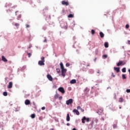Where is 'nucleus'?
I'll return each mask as SVG.
<instances>
[{"label": "nucleus", "mask_w": 130, "mask_h": 130, "mask_svg": "<svg viewBox=\"0 0 130 130\" xmlns=\"http://www.w3.org/2000/svg\"><path fill=\"white\" fill-rule=\"evenodd\" d=\"M112 76L113 77V78H114V77H115V75H114V73H112Z\"/></svg>", "instance_id": "a19ab883"}, {"label": "nucleus", "mask_w": 130, "mask_h": 130, "mask_svg": "<svg viewBox=\"0 0 130 130\" xmlns=\"http://www.w3.org/2000/svg\"><path fill=\"white\" fill-rule=\"evenodd\" d=\"M126 92L127 93H130V89H126Z\"/></svg>", "instance_id": "c9c22d12"}, {"label": "nucleus", "mask_w": 130, "mask_h": 130, "mask_svg": "<svg viewBox=\"0 0 130 130\" xmlns=\"http://www.w3.org/2000/svg\"><path fill=\"white\" fill-rule=\"evenodd\" d=\"M67 125H68V126H69L70 123H67Z\"/></svg>", "instance_id": "49530a36"}, {"label": "nucleus", "mask_w": 130, "mask_h": 130, "mask_svg": "<svg viewBox=\"0 0 130 130\" xmlns=\"http://www.w3.org/2000/svg\"><path fill=\"white\" fill-rule=\"evenodd\" d=\"M96 59H97V58H95L94 59V61H96Z\"/></svg>", "instance_id": "de8ad7c7"}, {"label": "nucleus", "mask_w": 130, "mask_h": 130, "mask_svg": "<svg viewBox=\"0 0 130 130\" xmlns=\"http://www.w3.org/2000/svg\"><path fill=\"white\" fill-rule=\"evenodd\" d=\"M122 73H125L126 72V69L125 68H124L122 69Z\"/></svg>", "instance_id": "4be33fe9"}, {"label": "nucleus", "mask_w": 130, "mask_h": 130, "mask_svg": "<svg viewBox=\"0 0 130 130\" xmlns=\"http://www.w3.org/2000/svg\"><path fill=\"white\" fill-rule=\"evenodd\" d=\"M58 90L59 92L62 93V94H64V93H66V91L64 90V88H63V87H59Z\"/></svg>", "instance_id": "39448f33"}, {"label": "nucleus", "mask_w": 130, "mask_h": 130, "mask_svg": "<svg viewBox=\"0 0 130 130\" xmlns=\"http://www.w3.org/2000/svg\"><path fill=\"white\" fill-rule=\"evenodd\" d=\"M72 130H77L75 128H74Z\"/></svg>", "instance_id": "3c124183"}, {"label": "nucleus", "mask_w": 130, "mask_h": 130, "mask_svg": "<svg viewBox=\"0 0 130 130\" xmlns=\"http://www.w3.org/2000/svg\"><path fill=\"white\" fill-rule=\"evenodd\" d=\"M61 26L62 28H68V23L67 22H63L61 23Z\"/></svg>", "instance_id": "0eeeda50"}, {"label": "nucleus", "mask_w": 130, "mask_h": 130, "mask_svg": "<svg viewBox=\"0 0 130 130\" xmlns=\"http://www.w3.org/2000/svg\"><path fill=\"white\" fill-rule=\"evenodd\" d=\"M51 130H53V129H51Z\"/></svg>", "instance_id": "052dcab7"}, {"label": "nucleus", "mask_w": 130, "mask_h": 130, "mask_svg": "<svg viewBox=\"0 0 130 130\" xmlns=\"http://www.w3.org/2000/svg\"><path fill=\"white\" fill-rule=\"evenodd\" d=\"M4 96H8V92L5 91L3 92Z\"/></svg>", "instance_id": "bb28decb"}, {"label": "nucleus", "mask_w": 130, "mask_h": 130, "mask_svg": "<svg viewBox=\"0 0 130 130\" xmlns=\"http://www.w3.org/2000/svg\"><path fill=\"white\" fill-rule=\"evenodd\" d=\"M124 63H122V61H119V62L117 64V67L119 66H124Z\"/></svg>", "instance_id": "4468645a"}, {"label": "nucleus", "mask_w": 130, "mask_h": 130, "mask_svg": "<svg viewBox=\"0 0 130 130\" xmlns=\"http://www.w3.org/2000/svg\"><path fill=\"white\" fill-rule=\"evenodd\" d=\"M77 81L75 79H73L70 81L71 84H75Z\"/></svg>", "instance_id": "dca6fc26"}, {"label": "nucleus", "mask_w": 130, "mask_h": 130, "mask_svg": "<svg viewBox=\"0 0 130 130\" xmlns=\"http://www.w3.org/2000/svg\"><path fill=\"white\" fill-rule=\"evenodd\" d=\"M61 5H62L63 6H68L70 5V3L69 2V1H63L61 2Z\"/></svg>", "instance_id": "20e7f679"}, {"label": "nucleus", "mask_w": 130, "mask_h": 130, "mask_svg": "<svg viewBox=\"0 0 130 130\" xmlns=\"http://www.w3.org/2000/svg\"><path fill=\"white\" fill-rule=\"evenodd\" d=\"M62 12L64 13V10H62Z\"/></svg>", "instance_id": "4d7b16f0"}, {"label": "nucleus", "mask_w": 130, "mask_h": 130, "mask_svg": "<svg viewBox=\"0 0 130 130\" xmlns=\"http://www.w3.org/2000/svg\"><path fill=\"white\" fill-rule=\"evenodd\" d=\"M45 40L43 41V42H47V39H46V38H44Z\"/></svg>", "instance_id": "72a5a7b5"}, {"label": "nucleus", "mask_w": 130, "mask_h": 130, "mask_svg": "<svg viewBox=\"0 0 130 130\" xmlns=\"http://www.w3.org/2000/svg\"><path fill=\"white\" fill-rule=\"evenodd\" d=\"M114 70L116 71V73H119L120 72L119 68L114 67Z\"/></svg>", "instance_id": "2eb2a0df"}, {"label": "nucleus", "mask_w": 130, "mask_h": 130, "mask_svg": "<svg viewBox=\"0 0 130 130\" xmlns=\"http://www.w3.org/2000/svg\"><path fill=\"white\" fill-rule=\"evenodd\" d=\"M66 120H67V121H70V120H71V117H70V114H67Z\"/></svg>", "instance_id": "f8f14e48"}, {"label": "nucleus", "mask_w": 130, "mask_h": 130, "mask_svg": "<svg viewBox=\"0 0 130 130\" xmlns=\"http://www.w3.org/2000/svg\"><path fill=\"white\" fill-rule=\"evenodd\" d=\"M59 97V94L58 93H56L54 95V99H57Z\"/></svg>", "instance_id": "f3484780"}, {"label": "nucleus", "mask_w": 130, "mask_h": 130, "mask_svg": "<svg viewBox=\"0 0 130 130\" xmlns=\"http://www.w3.org/2000/svg\"><path fill=\"white\" fill-rule=\"evenodd\" d=\"M100 35L101 38H103V37H104V34H103L102 32H100Z\"/></svg>", "instance_id": "a211bd4d"}, {"label": "nucleus", "mask_w": 130, "mask_h": 130, "mask_svg": "<svg viewBox=\"0 0 130 130\" xmlns=\"http://www.w3.org/2000/svg\"><path fill=\"white\" fill-rule=\"evenodd\" d=\"M125 28H126V29H128V28H129V25L126 24L125 25Z\"/></svg>", "instance_id": "c756f323"}, {"label": "nucleus", "mask_w": 130, "mask_h": 130, "mask_svg": "<svg viewBox=\"0 0 130 130\" xmlns=\"http://www.w3.org/2000/svg\"><path fill=\"white\" fill-rule=\"evenodd\" d=\"M26 28H29L30 26L28 25V24H26Z\"/></svg>", "instance_id": "37998d69"}, {"label": "nucleus", "mask_w": 130, "mask_h": 130, "mask_svg": "<svg viewBox=\"0 0 130 130\" xmlns=\"http://www.w3.org/2000/svg\"><path fill=\"white\" fill-rule=\"evenodd\" d=\"M13 88V82H10L9 83V84L8 85V89H12Z\"/></svg>", "instance_id": "6e6552de"}, {"label": "nucleus", "mask_w": 130, "mask_h": 130, "mask_svg": "<svg viewBox=\"0 0 130 130\" xmlns=\"http://www.w3.org/2000/svg\"><path fill=\"white\" fill-rule=\"evenodd\" d=\"M35 116H36L35 114H32L31 115V116H30V117H31V118H34L35 117Z\"/></svg>", "instance_id": "b1692460"}, {"label": "nucleus", "mask_w": 130, "mask_h": 130, "mask_svg": "<svg viewBox=\"0 0 130 130\" xmlns=\"http://www.w3.org/2000/svg\"><path fill=\"white\" fill-rule=\"evenodd\" d=\"M46 27H45L44 28V30H46Z\"/></svg>", "instance_id": "603ef678"}, {"label": "nucleus", "mask_w": 130, "mask_h": 130, "mask_svg": "<svg viewBox=\"0 0 130 130\" xmlns=\"http://www.w3.org/2000/svg\"><path fill=\"white\" fill-rule=\"evenodd\" d=\"M28 48H31V46H30L28 47Z\"/></svg>", "instance_id": "864d4df0"}, {"label": "nucleus", "mask_w": 130, "mask_h": 130, "mask_svg": "<svg viewBox=\"0 0 130 130\" xmlns=\"http://www.w3.org/2000/svg\"><path fill=\"white\" fill-rule=\"evenodd\" d=\"M82 123H85V120H86V122H89L90 121L89 118H86V116H84L83 118L81 119Z\"/></svg>", "instance_id": "f03ea898"}, {"label": "nucleus", "mask_w": 130, "mask_h": 130, "mask_svg": "<svg viewBox=\"0 0 130 130\" xmlns=\"http://www.w3.org/2000/svg\"><path fill=\"white\" fill-rule=\"evenodd\" d=\"M47 79H48L49 80H50L51 81H52L53 80V79L52 78V77L51 76V75H50L49 74H48L47 75Z\"/></svg>", "instance_id": "1a4fd4ad"}, {"label": "nucleus", "mask_w": 130, "mask_h": 130, "mask_svg": "<svg viewBox=\"0 0 130 130\" xmlns=\"http://www.w3.org/2000/svg\"><path fill=\"white\" fill-rule=\"evenodd\" d=\"M56 72L57 73H59L60 70L59 69H56Z\"/></svg>", "instance_id": "2f4dec72"}, {"label": "nucleus", "mask_w": 130, "mask_h": 130, "mask_svg": "<svg viewBox=\"0 0 130 130\" xmlns=\"http://www.w3.org/2000/svg\"><path fill=\"white\" fill-rule=\"evenodd\" d=\"M73 112H74V113H76L77 115H80V112L77 109H74L73 111Z\"/></svg>", "instance_id": "9d476101"}, {"label": "nucleus", "mask_w": 130, "mask_h": 130, "mask_svg": "<svg viewBox=\"0 0 130 130\" xmlns=\"http://www.w3.org/2000/svg\"><path fill=\"white\" fill-rule=\"evenodd\" d=\"M72 103H73V99H70L66 101L67 105H70V104H72Z\"/></svg>", "instance_id": "423d86ee"}, {"label": "nucleus", "mask_w": 130, "mask_h": 130, "mask_svg": "<svg viewBox=\"0 0 130 130\" xmlns=\"http://www.w3.org/2000/svg\"><path fill=\"white\" fill-rule=\"evenodd\" d=\"M127 42H128V44L130 45V40H128Z\"/></svg>", "instance_id": "a18cd8bd"}, {"label": "nucleus", "mask_w": 130, "mask_h": 130, "mask_svg": "<svg viewBox=\"0 0 130 130\" xmlns=\"http://www.w3.org/2000/svg\"><path fill=\"white\" fill-rule=\"evenodd\" d=\"M59 100H61L62 99V96H59L58 98Z\"/></svg>", "instance_id": "58836bf2"}, {"label": "nucleus", "mask_w": 130, "mask_h": 130, "mask_svg": "<svg viewBox=\"0 0 130 130\" xmlns=\"http://www.w3.org/2000/svg\"><path fill=\"white\" fill-rule=\"evenodd\" d=\"M66 73H67V69L64 68L61 69V76H62V77H66Z\"/></svg>", "instance_id": "7ed1b4c3"}, {"label": "nucleus", "mask_w": 130, "mask_h": 130, "mask_svg": "<svg viewBox=\"0 0 130 130\" xmlns=\"http://www.w3.org/2000/svg\"><path fill=\"white\" fill-rule=\"evenodd\" d=\"M68 18H74V15L73 14H69L68 16Z\"/></svg>", "instance_id": "5701e85b"}, {"label": "nucleus", "mask_w": 130, "mask_h": 130, "mask_svg": "<svg viewBox=\"0 0 130 130\" xmlns=\"http://www.w3.org/2000/svg\"><path fill=\"white\" fill-rule=\"evenodd\" d=\"M113 128H116V127H117V124H114L113 125Z\"/></svg>", "instance_id": "cd10ccee"}, {"label": "nucleus", "mask_w": 130, "mask_h": 130, "mask_svg": "<svg viewBox=\"0 0 130 130\" xmlns=\"http://www.w3.org/2000/svg\"><path fill=\"white\" fill-rule=\"evenodd\" d=\"M102 120H103V121H104V118H103H103H102Z\"/></svg>", "instance_id": "8fccbe9b"}, {"label": "nucleus", "mask_w": 130, "mask_h": 130, "mask_svg": "<svg viewBox=\"0 0 130 130\" xmlns=\"http://www.w3.org/2000/svg\"><path fill=\"white\" fill-rule=\"evenodd\" d=\"M27 55H28V57H30L32 54L30 53H27Z\"/></svg>", "instance_id": "f704fd0d"}, {"label": "nucleus", "mask_w": 130, "mask_h": 130, "mask_svg": "<svg viewBox=\"0 0 130 130\" xmlns=\"http://www.w3.org/2000/svg\"><path fill=\"white\" fill-rule=\"evenodd\" d=\"M45 58L44 57H41V60L39 61L38 62L39 66H44V64H45V63H44V62H45V60H44Z\"/></svg>", "instance_id": "f257e3e1"}, {"label": "nucleus", "mask_w": 130, "mask_h": 130, "mask_svg": "<svg viewBox=\"0 0 130 130\" xmlns=\"http://www.w3.org/2000/svg\"><path fill=\"white\" fill-rule=\"evenodd\" d=\"M122 79H123V80L126 79V77H125V75H124V74H123V75H122Z\"/></svg>", "instance_id": "a878e982"}, {"label": "nucleus", "mask_w": 130, "mask_h": 130, "mask_svg": "<svg viewBox=\"0 0 130 130\" xmlns=\"http://www.w3.org/2000/svg\"><path fill=\"white\" fill-rule=\"evenodd\" d=\"M20 18H21V15H19V16H18L17 19L19 20V18L20 19Z\"/></svg>", "instance_id": "c03bdc74"}, {"label": "nucleus", "mask_w": 130, "mask_h": 130, "mask_svg": "<svg viewBox=\"0 0 130 130\" xmlns=\"http://www.w3.org/2000/svg\"><path fill=\"white\" fill-rule=\"evenodd\" d=\"M80 110H81V112H84V111H85V110L82 108L80 109Z\"/></svg>", "instance_id": "e433bc0d"}, {"label": "nucleus", "mask_w": 130, "mask_h": 130, "mask_svg": "<svg viewBox=\"0 0 130 130\" xmlns=\"http://www.w3.org/2000/svg\"><path fill=\"white\" fill-rule=\"evenodd\" d=\"M96 122H98V120H96Z\"/></svg>", "instance_id": "6e6d98bb"}, {"label": "nucleus", "mask_w": 130, "mask_h": 130, "mask_svg": "<svg viewBox=\"0 0 130 130\" xmlns=\"http://www.w3.org/2000/svg\"><path fill=\"white\" fill-rule=\"evenodd\" d=\"M104 46L105 47H106V48H108V43L107 42H105V44H104Z\"/></svg>", "instance_id": "412c9836"}, {"label": "nucleus", "mask_w": 130, "mask_h": 130, "mask_svg": "<svg viewBox=\"0 0 130 130\" xmlns=\"http://www.w3.org/2000/svg\"><path fill=\"white\" fill-rule=\"evenodd\" d=\"M119 109H121V107H119Z\"/></svg>", "instance_id": "5fc2aeb1"}, {"label": "nucleus", "mask_w": 130, "mask_h": 130, "mask_svg": "<svg viewBox=\"0 0 130 130\" xmlns=\"http://www.w3.org/2000/svg\"><path fill=\"white\" fill-rule=\"evenodd\" d=\"M86 90H87V88H86Z\"/></svg>", "instance_id": "680f3d73"}, {"label": "nucleus", "mask_w": 130, "mask_h": 130, "mask_svg": "<svg viewBox=\"0 0 130 130\" xmlns=\"http://www.w3.org/2000/svg\"><path fill=\"white\" fill-rule=\"evenodd\" d=\"M14 26H15V27H19V26H20V24L17 23H15L14 24Z\"/></svg>", "instance_id": "393cba45"}, {"label": "nucleus", "mask_w": 130, "mask_h": 130, "mask_svg": "<svg viewBox=\"0 0 130 130\" xmlns=\"http://www.w3.org/2000/svg\"><path fill=\"white\" fill-rule=\"evenodd\" d=\"M107 57H108V56H107V55H104L103 56V57L104 58H107Z\"/></svg>", "instance_id": "7c9ffc66"}, {"label": "nucleus", "mask_w": 130, "mask_h": 130, "mask_svg": "<svg viewBox=\"0 0 130 130\" xmlns=\"http://www.w3.org/2000/svg\"><path fill=\"white\" fill-rule=\"evenodd\" d=\"M60 66L61 70H62V69H64V67H63V64L62 63V62L60 63Z\"/></svg>", "instance_id": "aec40b11"}, {"label": "nucleus", "mask_w": 130, "mask_h": 130, "mask_svg": "<svg viewBox=\"0 0 130 130\" xmlns=\"http://www.w3.org/2000/svg\"><path fill=\"white\" fill-rule=\"evenodd\" d=\"M66 67H69L70 66V63H67L66 64Z\"/></svg>", "instance_id": "4c0bfd02"}, {"label": "nucleus", "mask_w": 130, "mask_h": 130, "mask_svg": "<svg viewBox=\"0 0 130 130\" xmlns=\"http://www.w3.org/2000/svg\"><path fill=\"white\" fill-rule=\"evenodd\" d=\"M97 73H98V74H100V71H98V72H97Z\"/></svg>", "instance_id": "09e8293b"}, {"label": "nucleus", "mask_w": 130, "mask_h": 130, "mask_svg": "<svg viewBox=\"0 0 130 130\" xmlns=\"http://www.w3.org/2000/svg\"><path fill=\"white\" fill-rule=\"evenodd\" d=\"M31 103V102L29 100H26L25 101V105H29Z\"/></svg>", "instance_id": "9b49d317"}, {"label": "nucleus", "mask_w": 130, "mask_h": 130, "mask_svg": "<svg viewBox=\"0 0 130 130\" xmlns=\"http://www.w3.org/2000/svg\"><path fill=\"white\" fill-rule=\"evenodd\" d=\"M92 123H94V121H92Z\"/></svg>", "instance_id": "13d9d810"}, {"label": "nucleus", "mask_w": 130, "mask_h": 130, "mask_svg": "<svg viewBox=\"0 0 130 130\" xmlns=\"http://www.w3.org/2000/svg\"><path fill=\"white\" fill-rule=\"evenodd\" d=\"M119 102H120V103H122V102H123V98H120L119 99Z\"/></svg>", "instance_id": "6ab92c4d"}, {"label": "nucleus", "mask_w": 130, "mask_h": 130, "mask_svg": "<svg viewBox=\"0 0 130 130\" xmlns=\"http://www.w3.org/2000/svg\"><path fill=\"white\" fill-rule=\"evenodd\" d=\"M87 67H89V65H87Z\"/></svg>", "instance_id": "bf43d9fd"}, {"label": "nucleus", "mask_w": 130, "mask_h": 130, "mask_svg": "<svg viewBox=\"0 0 130 130\" xmlns=\"http://www.w3.org/2000/svg\"><path fill=\"white\" fill-rule=\"evenodd\" d=\"M42 110H45V107H42Z\"/></svg>", "instance_id": "ea45409f"}, {"label": "nucleus", "mask_w": 130, "mask_h": 130, "mask_svg": "<svg viewBox=\"0 0 130 130\" xmlns=\"http://www.w3.org/2000/svg\"><path fill=\"white\" fill-rule=\"evenodd\" d=\"M91 34L92 35H94V34H95V30H94V29L91 30Z\"/></svg>", "instance_id": "c85d7f7f"}, {"label": "nucleus", "mask_w": 130, "mask_h": 130, "mask_svg": "<svg viewBox=\"0 0 130 130\" xmlns=\"http://www.w3.org/2000/svg\"><path fill=\"white\" fill-rule=\"evenodd\" d=\"M39 120H43V117L42 116L39 117Z\"/></svg>", "instance_id": "473e14b6"}, {"label": "nucleus", "mask_w": 130, "mask_h": 130, "mask_svg": "<svg viewBox=\"0 0 130 130\" xmlns=\"http://www.w3.org/2000/svg\"><path fill=\"white\" fill-rule=\"evenodd\" d=\"M82 108H81V106H78L77 107V109L79 110V109H81Z\"/></svg>", "instance_id": "79ce46f5"}, {"label": "nucleus", "mask_w": 130, "mask_h": 130, "mask_svg": "<svg viewBox=\"0 0 130 130\" xmlns=\"http://www.w3.org/2000/svg\"><path fill=\"white\" fill-rule=\"evenodd\" d=\"M2 59L3 61H4V62H7V61H8V60L7 59V58H6V57H5L4 56H2Z\"/></svg>", "instance_id": "ddd939ff"}]
</instances>
